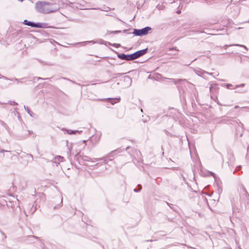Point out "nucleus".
Segmentation results:
<instances>
[{
	"mask_svg": "<svg viewBox=\"0 0 249 249\" xmlns=\"http://www.w3.org/2000/svg\"><path fill=\"white\" fill-rule=\"evenodd\" d=\"M12 207V209H14V207H13V206H12V207Z\"/></svg>",
	"mask_w": 249,
	"mask_h": 249,
	"instance_id": "obj_63",
	"label": "nucleus"
},
{
	"mask_svg": "<svg viewBox=\"0 0 249 249\" xmlns=\"http://www.w3.org/2000/svg\"><path fill=\"white\" fill-rule=\"evenodd\" d=\"M87 141L86 140H83V141L81 142H82L83 144H85L84 146H85L86 145V142Z\"/></svg>",
	"mask_w": 249,
	"mask_h": 249,
	"instance_id": "obj_50",
	"label": "nucleus"
},
{
	"mask_svg": "<svg viewBox=\"0 0 249 249\" xmlns=\"http://www.w3.org/2000/svg\"><path fill=\"white\" fill-rule=\"evenodd\" d=\"M203 177H207V176H212L214 177V175H215L214 173L210 172L207 170H205V171L203 170Z\"/></svg>",
	"mask_w": 249,
	"mask_h": 249,
	"instance_id": "obj_19",
	"label": "nucleus"
},
{
	"mask_svg": "<svg viewBox=\"0 0 249 249\" xmlns=\"http://www.w3.org/2000/svg\"><path fill=\"white\" fill-rule=\"evenodd\" d=\"M141 111L142 112H143L142 109V108L141 109Z\"/></svg>",
	"mask_w": 249,
	"mask_h": 249,
	"instance_id": "obj_62",
	"label": "nucleus"
},
{
	"mask_svg": "<svg viewBox=\"0 0 249 249\" xmlns=\"http://www.w3.org/2000/svg\"><path fill=\"white\" fill-rule=\"evenodd\" d=\"M61 130L64 132L65 134L67 133L69 135H75L77 133H81L82 132V130H72L66 128H62Z\"/></svg>",
	"mask_w": 249,
	"mask_h": 249,
	"instance_id": "obj_12",
	"label": "nucleus"
},
{
	"mask_svg": "<svg viewBox=\"0 0 249 249\" xmlns=\"http://www.w3.org/2000/svg\"><path fill=\"white\" fill-rule=\"evenodd\" d=\"M243 124L242 123H240V124H239L238 127L236 129V135L237 136H239L240 137L243 136V134L244 132V128L243 127Z\"/></svg>",
	"mask_w": 249,
	"mask_h": 249,
	"instance_id": "obj_14",
	"label": "nucleus"
},
{
	"mask_svg": "<svg viewBox=\"0 0 249 249\" xmlns=\"http://www.w3.org/2000/svg\"><path fill=\"white\" fill-rule=\"evenodd\" d=\"M153 240H145V242H152Z\"/></svg>",
	"mask_w": 249,
	"mask_h": 249,
	"instance_id": "obj_57",
	"label": "nucleus"
},
{
	"mask_svg": "<svg viewBox=\"0 0 249 249\" xmlns=\"http://www.w3.org/2000/svg\"><path fill=\"white\" fill-rule=\"evenodd\" d=\"M166 204L170 207V208L174 209L173 206L174 205L172 204H170L168 202H166Z\"/></svg>",
	"mask_w": 249,
	"mask_h": 249,
	"instance_id": "obj_41",
	"label": "nucleus"
},
{
	"mask_svg": "<svg viewBox=\"0 0 249 249\" xmlns=\"http://www.w3.org/2000/svg\"><path fill=\"white\" fill-rule=\"evenodd\" d=\"M91 141L93 142V141H95V142H98L99 141V138L97 136H96L95 137H93L91 138Z\"/></svg>",
	"mask_w": 249,
	"mask_h": 249,
	"instance_id": "obj_29",
	"label": "nucleus"
},
{
	"mask_svg": "<svg viewBox=\"0 0 249 249\" xmlns=\"http://www.w3.org/2000/svg\"><path fill=\"white\" fill-rule=\"evenodd\" d=\"M124 80L125 81H126V82H129L130 83V85L131 84V82H132V80H131V77L129 76H128V75L124 76Z\"/></svg>",
	"mask_w": 249,
	"mask_h": 249,
	"instance_id": "obj_27",
	"label": "nucleus"
},
{
	"mask_svg": "<svg viewBox=\"0 0 249 249\" xmlns=\"http://www.w3.org/2000/svg\"><path fill=\"white\" fill-rule=\"evenodd\" d=\"M170 50H177L176 49V48H174V47H173V48H170Z\"/></svg>",
	"mask_w": 249,
	"mask_h": 249,
	"instance_id": "obj_56",
	"label": "nucleus"
},
{
	"mask_svg": "<svg viewBox=\"0 0 249 249\" xmlns=\"http://www.w3.org/2000/svg\"><path fill=\"white\" fill-rule=\"evenodd\" d=\"M18 210L19 211H20V208L18 206H17L15 210H14L15 211V214H16L17 213H18Z\"/></svg>",
	"mask_w": 249,
	"mask_h": 249,
	"instance_id": "obj_34",
	"label": "nucleus"
},
{
	"mask_svg": "<svg viewBox=\"0 0 249 249\" xmlns=\"http://www.w3.org/2000/svg\"><path fill=\"white\" fill-rule=\"evenodd\" d=\"M0 232L4 236V238H6L7 236L0 229Z\"/></svg>",
	"mask_w": 249,
	"mask_h": 249,
	"instance_id": "obj_40",
	"label": "nucleus"
},
{
	"mask_svg": "<svg viewBox=\"0 0 249 249\" xmlns=\"http://www.w3.org/2000/svg\"><path fill=\"white\" fill-rule=\"evenodd\" d=\"M121 32H122V31L120 30H117V31L109 32L110 34H117L120 33Z\"/></svg>",
	"mask_w": 249,
	"mask_h": 249,
	"instance_id": "obj_33",
	"label": "nucleus"
},
{
	"mask_svg": "<svg viewBox=\"0 0 249 249\" xmlns=\"http://www.w3.org/2000/svg\"><path fill=\"white\" fill-rule=\"evenodd\" d=\"M129 29H125V30H124L122 31V32H123V33H125V34H131V33H129V32H128V31H129Z\"/></svg>",
	"mask_w": 249,
	"mask_h": 249,
	"instance_id": "obj_38",
	"label": "nucleus"
},
{
	"mask_svg": "<svg viewBox=\"0 0 249 249\" xmlns=\"http://www.w3.org/2000/svg\"><path fill=\"white\" fill-rule=\"evenodd\" d=\"M218 89V88L216 85H213L211 84L210 87V90L211 93H213V94L214 92H216L217 90Z\"/></svg>",
	"mask_w": 249,
	"mask_h": 249,
	"instance_id": "obj_17",
	"label": "nucleus"
},
{
	"mask_svg": "<svg viewBox=\"0 0 249 249\" xmlns=\"http://www.w3.org/2000/svg\"><path fill=\"white\" fill-rule=\"evenodd\" d=\"M148 52V48H145L141 50L138 51L135 53H134L135 58L137 59L140 57L144 55L145 54Z\"/></svg>",
	"mask_w": 249,
	"mask_h": 249,
	"instance_id": "obj_10",
	"label": "nucleus"
},
{
	"mask_svg": "<svg viewBox=\"0 0 249 249\" xmlns=\"http://www.w3.org/2000/svg\"><path fill=\"white\" fill-rule=\"evenodd\" d=\"M243 191L244 192V194L243 195V196H245V197L247 199L249 200V194L248 193L247 191L246 190V188L243 186L242 187Z\"/></svg>",
	"mask_w": 249,
	"mask_h": 249,
	"instance_id": "obj_21",
	"label": "nucleus"
},
{
	"mask_svg": "<svg viewBox=\"0 0 249 249\" xmlns=\"http://www.w3.org/2000/svg\"><path fill=\"white\" fill-rule=\"evenodd\" d=\"M79 43L81 44L83 46H85V45H86L88 44V41H83V42H79Z\"/></svg>",
	"mask_w": 249,
	"mask_h": 249,
	"instance_id": "obj_36",
	"label": "nucleus"
},
{
	"mask_svg": "<svg viewBox=\"0 0 249 249\" xmlns=\"http://www.w3.org/2000/svg\"><path fill=\"white\" fill-rule=\"evenodd\" d=\"M180 13H181L180 10H178V11H177V13L178 14H180Z\"/></svg>",
	"mask_w": 249,
	"mask_h": 249,
	"instance_id": "obj_54",
	"label": "nucleus"
},
{
	"mask_svg": "<svg viewBox=\"0 0 249 249\" xmlns=\"http://www.w3.org/2000/svg\"><path fill=\"white\" fill-rule=\"evenodd\" d=\"M117 55V57L122 60H125L127 61L135 60V56L134 53L131 54H125L124 53H120L117 52H115Z\"/></svg>",
	"mask_w": 249,
	"mask_h": 249,
	"instance_id": "obj_6",
	"label": "nucleus"
},
{
	"mask_svg": "<svg viewBox=\"0 0 249 249\" xmlns=\"http://www.w3.org/2000/svg\"><path fill=\"white\" fill-rule=\"evenodd\" d=\"M142 189V186L141 184H138L137 186V187L135 189H134L133 191L134 192L136 193H138L141 191Z\"/></svg>",
	"mask_w": 249,
	"mask_h": 249,
	"instance_id": "obj_23",
	"label": "nucleus"
},
{
	"mask_svg": "<svg viewBox=\"0 0 249 249\" xmlns=\"http://www.w3.org/2000/svg\"><path fill=\"white\" fill-rule=\"evenodd\" d=\"M31 156L32 158V159H33V155H31Z\"/></svg>",
	"mask_w": 249,
	"mask_h": 249,
	"instance_id": "obj_64",
	"label": "nucleus"
},
{
	"mask_svg": "<svg viewBox=\"0 0 249 249\" xmlns=\"http://www.w3.org/2000/svg\"><path fill=\"white\" fill-rule=\"evenodd\" d=\"M101 100L102 101H104V102L107 101L109 103H110L111 105H113L115 103L119 102L121 100V98H120V97L114 98H107L102 99Z\"/></svg>",
	"mask_w": 249,
	"mask_h": 249,
	"instance_id": "obj_11",
	"label": "nucleus"
},
{
	"mask_svg": "<svg viewBox=\"0 0 249 249\" xmlns=\"http://www.w3.org/2000/svg\"><path fill=\"white\" fill-rule=\"evenodd\" d=\"M8 103L11 106H17L18 105L17 102L13 101H8Z\"/></svg>",
	"mask_w": 249,
	"mask_h": 249,
	"instance_id": "obj_31",
	"label": "nucleus"
},
{
	"mask_svg": "<svg viewBox=\"0 0 249 249\" xmlns=\"http://www.w3.org/2000/svg\"><path fill=\"white\" fill-rule=\"evenodd\" d=\"M80 151H79L76 155H75V158H76L77 157L80 156Z\"/></svg>",
	"mask_w": 249,
	"mask_h": 249,
	"instance_id": "obj_51",
	"label": "nucleus"
},
{
	"mask_svg": "<svg viewBox=\"0 0 249 249\" xmlns=\"http://www.w3.org/2000/svg\"><path fill=\"white\" fill-rule=\"evenodd\" d=\"M24 213H25V214L26 216H27V215L26 214V212L24 211Z\"/></svg>",
	"mask_w": 249,
	"mask_h": 249,
	"instance_id": "obj_60",
	"label": "nucleus"
},
{
	"mask_svg": "<svg viewBox=\"0 0 249 249\" xmlns=\"http://www.w3.org/2000/svg\"><path fill=\"white\" fill-rule=\"evenodd\" d=\"M157 7H158V8L159 9H160H160H162V7H161V6H159V5H158V6H157Z\"/></svg>",
	"mask_w": 249,
	"mask_h": 249,
	"instance_id": "obj_52",
	"label": "nucleus"
},
{
	"mask_svg": "<svg viewBox=\"0 0 249 249\" xmlns=\"http://www.w3.org/2000/svg\"><path fill=\"white\" fill-rule=\"evenodd\" d=\"M152 30V28L149 26H146L142 29H134L132 33L135 36H142L147 35L149 31Z\"/></svg>",
	"mask_w": 249,
	"mask_h": 249,
	"instance_id": "obj_4",
	"label": "nucleus"
},
{
	"mask_svg": "<svg viewBox=\"0 0 249 249\" xmlns=\"http://www.w3.org/2000/svg\"><path fill=\"white\" fill-rule=\"evenodd\" d=\"M22 23L24 25L34 28H46L48 27V24L46 23L35 22L33 21H28L27 19L24 20Z\"/></svg>",
	"mask_w": 249,
	"mask_h": 249,
	"instance_id": "obj_5",
	"label": "nucleus"
},
{
	"mask_svg": "<svg viewBox=\"0 0 249 249\" xmlns=\"http://www.w3.org/2000/svg\"><path fill=\"white\" fill-rule=\"evenodd\" d=\"M238 107V106H236L235 107V108H237Z\"/></svg>",
	"mask_w": 249,
	"mask_h": 249,
	"instance_id": "obj_61",
	"label": "nucleus"
},
{
	"mask_svg": "<svg viewBox=\"0 0 249 249\" xmlns=\"http://www.w3.org/2000/svg\"><path fill=\"white\" fill-rule=\"evenodd\" d=\"M0 152H1V153H4V152H10V153H11V151H8V150H5L4 149H1L0 150Z\"/></svg>",
	"mask_w": 249,
	"mask_h": 249,
	"instance_id": "obj_43",
	"label": "nucleus"
},
{
	"mask_svg": "<svg viewBox=\"0 0 249 249\" xmlns=\"http://www.w3.org/2000/svg\"><path fill=\"white\" fill-rule=\"evenodd\" d=\"M203 78H205V74H208V75H211V73H209V72H206L204 71H203Z\"/></svg>",
	"mask_w": 249,
	"mask_h": 249,
	"instance_id": "obj_35",
	"label": "nucleus"
},
{
	"mask_svg": "<svg viewBox=\"0 0 249 249\" xmlns=\"http://www.w3.org/2000/svg\"><path fill=\"white\" fill-rule=\"evenodd\" d=\"M121 150H122L121 149L118 148V149H117L115 150L111 151L110 153H109V154H108L107 155H106L105 157H107V162L108 161H112L113 160V158H112L113 157V156L115 155H116L117 153L121 152Z\"/></svg>",
	"mask_w": 249,
	"mask_h": 249,
	"instance_id": "obj_9",
	"label": "nucleus"
},
{
	"mask_svg": "<svg viewBox=\"0 0 249 249\" xmlns=\"http://www.w3.org/2000/svg\"><path fill=\"white\" fill-rule=\"evenodd\" d=\"M194 70L197 75L200 77H202V70L201 69H195Z\"/></svg>",
	"mask_w": 249,
	"mask_h": 249,
	"instance_id": "obj_22",
	"label": "nucleus"
},
{
	"mask_svg": "<svg viewBox=\"0 0 249 249\" xmlns=\"http://www.w3.org/2000/svg\"><path fill=\"white\" fill-rule=\"evenodd\" d=\"M113 46H114L115 47H119L120 46H121V45L120 44H116V43H114L112 45Z\"/></svg>",
	"mask_w": 249,
	"mask_h": 249,
	"instance_id": "obj_42",
	"label": "nucleus"
},
{
	"mask_svg": "<svg viewBox=\"0 0 249 249\" xmlns=\"http://www.w3.org/2000/svg\"><path fill=\"white\" fill-rule=\"evenodd\" d=\"M82 159L84 161H92V160L87 156H83Z\"/></svg>",
	"mask_w": 249,
	"mask_h": 249,
	"instance_id": "obj_26",
	"label": "nucleus"
},
{
	"mask_svg": "<svg viewBox=\"0 0 249 249\" xmlns=\"http://www.w3.org/2000/svg\"><path fill=\"white\" fill-rule=\"evenodd\" d=\"M199 163H200V165H199V168L198 169L200 171V174L201 175V173H202V166L201 165L200 161H199Z\"/></svg>",
	"mask_w": 249,
	"mask_h": 249,
	"instance_id": "obj_37",
	"label": "nucleus"
},
{
	"mask_svg": "<svg viewBox=\"0 0 249 249\" xmlns=\"http://www.w3.org/2000/svg\"><path fill=\"white\" fill-rule=\"evenodd\" d=\"M64 160V158L61 156H56L52 160V162L58 166L60 162H63Z\"/></svg>",
	"mask_w": 249,
	"mask_h": 249,
	"instance_id": "obj_13",
	"label": "nucleus"
},
{
	"mask_svg": "<svg viewBox=\"0 0 249 249\" xmlns=\"http://www.w3.org/2000/svg\"><path fill=\"white\" fill-rule=\"evenodd\" d=\"M103 41H104V40H101V42H100V44H102Z\"/></svg>",
	"mask_w": 249,
	"mask_h": 249,
	"instance_id": "obj_59",
	"label": "nucleus"
},
{
	"mask_svg": "<svg viewBox=\"0 0 249 249\" xmlns=\"http://www.w3.org/2000/svg\"><path fill=\"white\" fill-rule=\"evenodd\" d=\"M241 168V165H239L238 166H237L235 169V170H239V169H240Z\"/></svg>",
	"mask_w": 249,
	"mask_h": 249,
	"instance_id": "obj_47",
	"label": "nucleus"
},
{
	"mask_svg": "<svg viewBox=\"0 0 249 249\" xmlns=\"http://www.w3.org/2000/svg\"><path fill=\"white\" fill-rule=\"evenodd\" d=\"M43 80H49L50 81H51V78H44Z\"/></svg>",
	"mask_w": 249,
	"mask_h": 249,
	"instance_id": "obj_53",
	"label": "nucleus"
},
{
	"mask_svg": "<svg viewBox=\"0 0 249 249\" xmlns=\"http://www.w3.org/2000/svg\"><path fill=\"white\" fill-rule=\"evenodd\" d=\"M56 1H58V0H55L54 2H47V9L53 10L51 11L50 13L56 12L59 9V5L56 2Z\"/></svg>",
	"mask_w": 249,
	"mask_h": 249,
	"instance_id": "obj_7",
	"label": "nucleus"
},
{
	"mask_svg": "<svg viewBox=\"0 0 249 249\" xmlns=\"http://www.w3.org/2000/svg\"><path fill=\"white\" fill-rule=\"evenodd\" d=\"M0 78H2V79H3L4 80H12L11 79H10V78L6 77L5 76H3V75H1L0 73Z\"/></svg>",
	"mask_w": 249,
	"mask_h": 249,
	"instance_id": "obj_32",
	"label": "nucleus"
},
{
	"mask_svg": "<svg viewBox=\"0 0 249 249\" xmlns=\"http://www.w3.org/2000/svg\"><path fill=\"white\" fill-rule=\"evenodd\" d=\"M100 161H102L103 163H104V164H107V157H103L101 158H94L92 160V162Z\"/></svg>",
	"mask_w": 249,
	"mask_h": 249,
	"instance_id": "obj_16",
	"label": "nucleus"
},
{
	"mask_svg": "<svg viewBox=\"0 0 249 249\" xmlns=\"http://www.w3.org/2000/svg\"><path fill=\"white\" fill-rule=\"evenodd\" d=\"M17 33V32L16 31H13V35H15Z\"/></svg>",
	"mask_w": 249,
	"mask_h": 249,
	"instance_id": "obj_55",
	"label": "nucleus"
},
{
	"mask_svg": "<svg viewBox=\"0 0 249 249\" xmlns=\"http://www.w3.org/2000/svg\"><path fill=\"white\" fill-rule=\"evenodd\" d=\"M173 110H176L174 108H170L169 112L168 113L167 116L169 117V118H171V116L174 114V111Z\"/></svg>",
	"mask_w": 249,
	"mask_h": 249,
	"instance_id": "obj_24",
	"label": "nucleus"
},
{
	"mask_svg": "<svg viewBox=\"0 0 249 249\" xmlns=\"http://www.w3.org/2000/svg\"><path fill=\"white\" fill-rule=\"evenodd\" d=\"M48 3L46 1H38L36 3L35 8L36 10L40 13L48 14L50 13L51 11H53L47 9Z\"/></svg>",
	"mask_w": 249,
	"mask_h": 249,
	"instance_id": "obj_2",
	"label": "nucleus"
},
{
	"mask_svg": "<svg viewBox=\"0 0 249 249\" xmlns=\"http://www.w3.org/2000/svg\"><path fill=\"white\" fill-rule=\"evenodd\" d=\"M88 43H92V44H95L97 43V42L94 41V40H90V41H88Z\"/></svg>",
	"mask_w": 249,
	"mask_h": 249,
	"instance_id": "obj_44",
	"label": "nucleus"
},
{
	"mask_svg": "<svg viewBox=\"0 0 249 249\" xmlns=\"http://www.w3.org/2000/svg\"><path fill=\"white\" fill-rule=\"evenodd\" d=\"M61 78L64 79H66V80H69V81H70L72 82V83H74V81H72V80H70V79H67V78H66L62 77Z\"/></svg>",
	"mask_w": 249,
	"mask_h": 249,
	"instance_id": "obj_49",
	"label": "nucleus"
},
{
	"mask_svg": "<svg viewBox=\"0 0 249 249\" xmlns=\"http://www.w3.org/2000/svg\"><path fill=\"white\" fill-rule=\"evenodd\" d=\"M24 107L25 110L27 112V113L30 115V116H34V115H35V113L30 109L28 107H26L25 106H24Z\"/></svg>",
	"mask_w": 249,
	"mask_h": 249,
	"instance_id": "obj_20",
	"label": "nucleus"
},
{
	"mask_svg": "<svg viewBox=\"0 0 249 249\" xmlns=\"http://www.w3.org/2000/svg\"><path fill=\"white\" fill-rule=\"evenodd\" d=\"M66 143H67V145L68 146V150L70 152H71V147H69L68 146V141H66Z\"/></svg>",
	"mask_w": 249,
	"mask_h": 249,
	"instance_id": "obj_46",
	"label": "nucleus"
},
{
	"mask_svg": "<svg viewBox=\"0 0 249 249\" xmlns=\"http://www.w3.org/2000/svg\"><path fill=\"white\" fill-rule=\"evenodd\" d=\"M126 151H128V153L138 162L142 160V155L141 152L135 148H132L130 146H127L125 148Z\"/></svg>",
	"mask_w": 249,
	"mask_h": 249,
	"instance_id": "obj_3",
	"label": "nucleus"
},
{
	"mask_svg": "<svg viewBox=\"0 0 249 249\" xmlns=\"http://www.w3.org/2000/svg\"><path fill=\"white\" fill-rule=\"evenodd\" d=\"M165 79L170 80L177 86L180 93V99L183 105H186L187 101L192 102V94L187 88L190 89H193L194 88L193 84L189 83L186 79L168 78H165Z\"/></svg>",
	"mask_w": 249,
	"mask_h": 249,
	"instance_id": "obj_1",
	"label": "nucleus"
},
{
	"mask_svg": "<svg viewBox=\"0 0 249 249\" xmlns=\"http://www.w3.org/2000/svg\"><path fill=\"white\" fill-rule=\"evenodd\" d=\"M43 79H44V78L40 77H34L33 78L32 80H29V81H32L35 82L36 80H43Z\"/></svg>",
	"mask_w": 249,
	"mask_h": 249,
	"instance_id": "obj_30",
	"label": "nucleus"
},
{
	"mask_svg": "<svg viewBox=\"0 0 249 249\" xmlns=\"http://www.w3.org/2000/svg\"><path fill=\"white\" fill-rule=\"evenodd\" d=\"M239 46V47H243L244 49H245L246 50H247L248 49V48L246 46H245L244 45H240V44H232V45H225V47H227L228 46Z\"/></svg>",
	"mask_w": 249,
	"mask_h": 249,
	"instance_id": "obj_25",
	"label": "nucleus"
},
{
	"mask_svg": "<svg viewBox=\"0 0 249 249\" xmlns=\"http://www.w3.org/2000/svg\"><path fill=\"white\" fill-rule=\"evenodd\" d=\"M232 85H231V84H227V87L228 88H229H229H230V87H232Z\"/></svg>",
	"mask_w": 249,
	"mask_h": 249,
	"instance_id": "obj_48",
	"label": "nucleus"
},
{
	"mask_svg": "<svg viewBox=\"0 0 249 249\" xmlns=\"http://www.w3.org/2000/svg\"><path fill=\"white\" fill-rule=\"evenodd\" d=\"M245 84H241L240 85H236L235 88H239V87H243L245 86Z\"/></svg>",
	"mask_w": 249,
	"mask_h": 249,
	"instance_id": "obj_39",
	"label": "nucleus"
},
{
	"mask_svg": "<svg viewBox=\"0 0 249 249\" xmlns=\"http://www.w3.org/2000/svg\"><path fill=\"white\" fill-rule=\"evenodd\" d=\"M85 9H94L102 11L107 12L110 11L111 9L107 6L104 5L103 8H85Z\"/></svg>",
	"mask_w": 249,
	"mask_h": 249,
	"instance_id": "obj_15",
	"label": "nucleus"
},
{
	"mask_svg": "<svg viewBox=\"0 0 249 249\" xmlns=\"http://www.w3.org/2000/svg\"><path fill=\"white\" fill-rule=\"evenodd\" d=\"M28 79H29L28 77H22L20 79L14 78L13 79H12L11 80H14L15 81H17L18 83H24V82L23 81L24 80H28Z\"/></svg>",
	"mask_w": 249,
	"mask_h": 249,
	"instance_id": "obj_18",
	"label": "nucleus"
},
{
	"mask_svg": "<svg viewBox=\"0 0 249 249\" xmlns=\"http://www.w3.org/2000/svg\"><path fill=\"white\" fill-rule=\"evenodd\" d=\"M62 202H63V198L62 197L61 198V202L57 206H55L53 208V209H56L60 207H61L62 206Z\"/></svg>",
	"mask_w": 249,
	"mask_h": 249,
	"instance_id": "obj_28",
	"label": "nucleus"
},
{
	"mask_svg": "<svg viewBox=\"0 0 249 249\" xmlns=\"http://www.w3.org/2000/svg\"><path fill=\"white\" fill-rule=\"evenodd\" d=\"M173 111H174V114L171 116V118H169L168 119L171 120V121H179L182 117L181 113L179 112L177 110H173Z\"/></svg>",
	"mask_w": 249,
	"mask_h": 249,
	"instance_id": "obj_8",
	"label": "nucleus"
},
{
	"mask_svg": "<svg viewBox=\"0 0 249 249\" xmlns=\"http://www.w3.org/2000/svg\"><path fill=\"white\" fill-rule=\"evenodd\" d=\"M164 132L167 135L171 136V133L166 130H164Z\"/></svg>",
	"mask_w": 249,
	"mask_h": 249,
	"instance_id": "obj_45",
	"label": "nucleus"
},
{
	"mask_svg": "<svg viewBox=\"0 0 249 249\" xmlns=\"http://www.w3.org/2000/svg\"><path fill=\"white\" fill-rule=\"evenodd\" d=\"M196 100L197 102H198V103L199 104V102L197 100V98L196 97Z\"/></svg>",
	"mask_w": 249,
	"mask_h": 249,
	"instance_id": "obj_58",
	"label": "nucleus"
}]
</instances>
